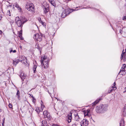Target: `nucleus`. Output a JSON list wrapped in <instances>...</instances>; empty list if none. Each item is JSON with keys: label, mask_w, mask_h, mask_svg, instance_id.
<instances>
[{"label": "nucleus", "mask_w": 126, "mask_h": 126, "mask_svg": "<svg viewBox=\"0 0 126 126\" xmlns=\"http://www.w3.org/2000/svg\"><path fill=\"white\" fill-rule=\"evenodd\" d=\"M80 7H77L75 9H70L68 8H66L65 9L63 7V9L64 10V11H63L61 14V16L62 18L65 17L67 15H68L70 13H71L74 11H77L79 9Z\"/></svg>", "instance_id": "f257e3e1"}, {"label": "nucleus", "mask_w": 126, "mask_h": 126, "mask_svg": "<svg viewBox=\"0 0 126 126\" xmlns=\"http://www.w3.org/2000/svg\"><path fill=\"white\" fill-rule=\"evenodd\" d=\"M108 106L106 104H100L96 108V112L98 113H102L107 110Z\"/></svg>", "instance_id": "f03ea898"}, {"label": "nucleus", "mask_w": 126, "mask_h": 126, "mask_svg": "<svg viewBox=\"0 0 126 126\" xmlns=\"http://www.w3.org/2000/svg\"><path fill=\"white\" fill-rule=\"evenodd\" d=\"M25 8L31 12L33 13L34 12V6L32 3H27L26 4L25 7Z\"/></svg>", "instance_id": "7ed1b4c3"}, {"label": "nucleus", "mask_w": 126, "mask_h": 126, "mask_svg": "<svg viewBox=\"0 0 126 126\" xmlns=\"http://www.w3.org/2000/svg\"><path fill=\"white\" fill-rule=\"evenodd\" d=\"M20 61H21L22 63H23L24 64L26 65L27 63L28 64V63L27 62L26 58H25V59H24L23 60H19L18 59H15L13 60V63L15 65H16Z\"/></svg>", "instance_id": "20e7f679"}, {"label": "nucleus", "mask_w": 126, "mask_h": 126, "mask_svg": "<svg viewBox=\"0 0 126 126\" xmlns=\"http://www.w3.org/2000/svg\"><path fill=\"white\" fill-rule=\"evenodd\" d=\"M35 41L37 43L41 42L42 40V36L38 33L35 34L33 36Z\"/></svg>", "instance_id": "39448f33"}, {"label": "nucleus", "mask_w": 126, "mask_h": 126, "mask_svg": "<svg viewBox=\"0 0 126 126\" xmlns=\"http://www.w3.org/2000/svg\"><path fill=\"white\" fill-rule=\"evenodd\" d=\"M16 23L18 27H22L23 24V22H22L21 21L18 16L16 17L15 19Z\"/></svg>", "instance_id": "423d86ee"}, {"label": "nucleus", "mask_w": 126, "mask_h": 126, "mask_svg": "<svg viewBox=\"0 0 126 126\" xmlns=\"http://www.w3.org/2000/svg\"><path fill=\"white\" fill-rule=\"evenodd\" d=\"M44 117L45 118H47L48 120H50L52 118V117L50 113L47 110H45L43 112Z\"/></svg>", "instance_id": "0eeeda50"}, {"label": "nucleus", "mask_w": 126, "mask_h": 126, "mask_svg": "<svg viewBox=\"0 0 126 126\" xmlns=\"http://www.w3.org/2000/svg\"><path fill=\"white\" fill-rule=\"evenodd\" d=\"M123 66H122L120 70L118 73V74H120L122 75H125L126 73V66L125 64H123Z\"/></svg>", "instance_id": "6e6552de"}, {"label": "nucleus", "mask_w": 126, "mask_h": 126, "mask_svg": "<svg viewBox=\"0 0 126 126\" xmlns=\"http://www.w3.org/2000/svg\"><path fill=\"white\" fill-rule=\"evenodd\" d=\"M80 123L81 126H87L89 124L88 121L86 119H84Z\"/></svg>", "instance_id": "1a4fd4ad"}, {"label": "nucleus", "mask_w": 126, "mask_h": 126, "mask_svg": "<svg viewBox=\"0 0 126 126\" xmlns=\"http://www.w3.org/2000/svg\"><path fill=\"white\" fill-rule=\"evenodd\" d=\"M41 63H42L43 62H48L49 63V59L47 58V56H44L43 57L41 58Z\"/></svg>", "instance_id": "9d476101"}, {"label": "nucleus", "mask_w": 126, "mask_h": 126, "mask_svg": "<svg viewBox=\"0 0 126 126\" xmlns=\"http://www.w3.org/2000/svg\"><path fill=\"white\" fill-rule=\"evenodd\" d=\"M49 63L48 62H43L42 63H41V65L42 68L46 69L48 66Z\"/></svg>", "instance_id": "9b49d317"}, {"label": "nucleus", "mask_w": 126, "mask_h": 126, "mask_svg": "<svg viewBox=\"0 0 126 126\" xmlns=\"http://www.w3.org/2000/svg\"><path fill=\"white\" fill-rule=\"evenodd\" d=\"M90 110L89 109L83 111L85 116H87L89 117V113H90Z\"/></svg>", "instance_id": "f8f14e48"}, {"label": "nucleus", "mask_w": 126, "mask_h": 126, "mask_svg": "<svg viewBox=\"0 0 126 126\" xmlns=\"http://www.w3.org/2000/svg\"><path fill=\"white\" fill-rule=\"evenodd\" d=\"M68 118V123L70 122L71 121L72 118V113L71 112L69 113L67 116Z\"/></svg>", "instance_id": "ddd939ff"}, {"label": "nucleus", "mask_w": 126, "mask_h": 126, "mask_svg": "<svg viewBox=\"0 0 126 126\" xmlns=\"http://www.w3.org/2000/svg\"><path fill=\"white\" fill-rule=\"evenodd\" d=\"M124 28H122V30L120 29L119 32L120 33L122 34V35L123 37H126V33L123 31L124 30Z\"/></svg>", "instance_id": "4468645a"}, {"label": "nucleus", "mask_w": 126, "mask_h": 126, "mask_svg": "<svg viewBox=\"0 0 126 126\" xmlns=\"http://www.w3.org/2000/svg\"><path fill=\"white\" fill-rule=\"evenodd\" d=\"M125 52H124V50H123L122 51V53L121 55L120 59L122 60L123 59V57L125 58L126 57V49H125Z\"/></svg>", "instance_id": "2eb2a0df"}, {"label": "nucleus", "mask_w": 126, "mask_h": 126, "mask_svg": "<svg viewBox=\"0 0 126 126\" xmlns=\"http://www.w3.org/2000/svg\"><path fill=\"white\" fill-rule=\"evenodd\" d=\"M101 99H102L100 98H99L97 99L94 103L92 104V106L93 107L95 106V105L98 103Z\"/></svg>", "instance_id": "dca6fc26"}, {"label": "nucleus", "mask_w": 126, "mask_h": 126, "mask_svg": "<svg viewBox=\"0 0 126 126\" xmlns=\"http://www.w3.org/2000/svg\"><path fill=\"white\" fill-rule=\"evenodd\" d=\"M75 116V120L76 121H79L80 120V118L79 117V116L78 114L77 113L76 114H74Z\"/></svg>", "instance_id": "f3484780"}, {"label": "nucleus", "mask_w": 126, "mask_h": 126, "mask_svg": "<svg viewBox=\"0 0 126 126\" xmlns=\"http://www.w3.org/2000/svg\"><path fill=\"white\" fill-rule=\"evenodd\" d=\"M122 115L126 117V104L125 105V107L124 108L122 113Z\"/></svg>", "instance_id": "a211bd4d"}, {"label": "nucleus", "mask_w": 126, "mask_h": 126, "mask_svg": "<svg viewBox=\"0 0 126 126\" xmlns=\"http://www.w3.org/2000/svg\"><path fill=\"white\" fill-rule=\"evenodd\" d=\"M43 9L44 10V13L45 14L47 13L49 11V8L48 7H43Z\"/></svg>", "instance_id": "6ab92c4d"}, {"label": "nucleus", "mask_w": 126, "mask_h": 126, "mask_svg": "<svg viewBox=\"0 0 126 126\" xmlns=\"http://www.w3.org/2000/svg\"><path fill=\"white\" fill-rule=\"evenodd\" d=\"M20 77L21 79L23 80L26 77V75L23 73H21L20 75Z\"/></svg>", "instance_id": "aec40b11"}, {"label": "nucleus", "mask_w": 126, "mask_h": 126, "mask_svg": "<svg viewBox=\"0 0 126 126\" xmlns=\"http://www.w3.org/2000/svg\"><path fill=\"white\" fill-rule=\"evenodd\" d=\"M120 126H125L124 121L123 118H122L120 121Z\"/></svg>", "instance_id": "412c9836"}, {"label": "nucleus", "mask_w": 126, "mask_h": 126, "mask_svg": "<svg viewBox=\"0 0 126 126\" xmlns=\"http://www.w3.org/2000/svg\"><path fill=\"white\" fill-rule=\"evenodd\" d=\"M13 6H15L17 8L18 10L21 11L22 10V9L19 6L17 2L14 3L13 4Z\"/></svg>", "instance_id": "4be33fe9"}, {"label": "nucleus", "mask_w": 126, "mask_h": 126, "mask_svg": "<svg viewBox=\"0 0 126 126\" xmlns=\"http://www.w3.org/2000/svg\"><path fill=\"white\" fill-rule=\"evenodd\" d=\"M42 126H48V125L47 124V122L44 120L42 122Z\"/></svg>", "instance_id": "5701e85b"}, {"label": "nucleus", "mask_w": 126, "mask_h": 126, "mask_svg": "<svg viewBox=\"0 0 126 126\" xmlns=\"http://www.w3.org/2000/svg\"><path fill=\"white\" fill-rule=\"evenodd\" d=\"M117 89L116 87H114L112 86L110 88V89L108 91V93H110L112 92V91L113 90H115Z\"/></svg>", "instance_id": "b1692460"}, {"label": "nucleus", "mask_w": 126, "mask_h": 126, "mask_svg": "<svg viewBox=\"0 0 126 126\" xmlns=\"http://www.w3.org/2000/svg\"><path fill=\"white\" fill-rule=\"evenodd\" d=\"M42 103H41V108L40 109V111H42L43 110V109L45 107L44 105L43 104V103L42 102V101H41Z\"/></svg>", "instance_id": "393cba45"}, {"label": "nucleus", "mask_w": 126, "mask_h": 126, "mask_svg": "<svg viewBox=\"0 0 126 126\" xmlns=\"http://www.w3.org/2000/svg\"><path fill=\"white\" fill-rule=\"evenodd\" d=\"M21 20L22 21L23 23H24L27 21V20L24 16H22V17Z\"/></svg>", "instance_id": "a878e982"}, {"label": "nucleus", "mask_w": 126, "mask_h": 126, "mask_svg": "<svg viewBox=\"0 0 126 126\" xmlns=\"http://www.w3.org/2000/svg\"><path fill=\"white\" fill-rule=\"evenodd\" d=\"M35 74L37 75L38 77H39L40 76L42 75V74L41 72H37L36 71V73H35Z\"/></svg>", "instance_id": "bb28decb"}, {"label": "nucleus", "mask_w": 126, "mask_h": 126, "mask_svg": "<svg viewBox=\"0 0 126 126\" xmlns=\"http://www.w3.org/2000/svg\"><path fill=\"white\" fill-rule=\"evenodd\" d=\"M37 67V65H34L33 67V72L34 73H36V69Z\"/></svg>", "instance_id": "cd10ccee"}, {"label": "nucleus", "mask_w": 126, "mask_h": 126, "mask_svg": "<svg viewBox=\"0 0 126 126\" xmlns=\"http://www.w3.org/2000/svg\"><path fill=\"white\" fill-rule=\"evenodd\" d=\"M35 47L38 49L39 51H40V52H41V47H39L38 46V44H36V45H35Z\"/></svg>", "instance_id": "c85d7f7f"}, {"label": "nucleus", "mask_w": 126, "mask_h": 126, "mask_svg": "<svg viewBox=\"0 0 126 126\" xmlns=\"http://www.w3.org/2000/svg\"><path fill=\"white\" fill-rule=\"evenodd\" d=\"M35 110L38 113H39L40 111H40V109H39L38 107L36 108V109Z\"/></svg>", "instance_id": "c756f323"}, {"label": "nucleus", "mask_w": 126, "mask_h": 126, "mask_svg": "<svg viewBox=\"0 0 126 126\" xmlns=\"http://www.w3.org/2000/svg\"><path fill=\"white\" fill-rule=\"evenodd\" d=\"M12 49H11L10 51V53H11L12 52H13V53H16V50H14L13 51V50L12 49Z\"/></svg>", "instance_id": "7c9ffc66"}, {"label": "nucleus", "mask_w": 126, "mask_h": 126, "mask_svg": "<svg viewBox=\"0 0 126 126\" xmlns=\"http://www.w3.org/2000/svg\"><path fill=\"white\" fill-rule=\"evenodd\" d=\"M51 4L54 6L55 7L56 6V4L55 3V2L54 0L52 1V3H51Z\"/></svg>", "instance_id": "2f4dec72"}, {"label": "nucleus", "mask_w": 126, "mask_h": 126, "mask_svg": "<svg viewBox=\"0 0 126 126\" xmlns=\"http://www.w3.org/2000/svg\"><path fill=\"white\" fill-rule=\"evenodd\" d=\"M16 95H17L18 97H20V92L19 90H17Z\"/></svg>", "instance_id": "473e14b6"}, {"label": "nucleus", "mask_w": 126, "mask_h": 126, "mask_svg": "<svg viewBox=\"0 0 126 126\" xmlns=\"http://www.w3.org/2000/svg\"><path fill=\"white\" fill-rule=\"evenodd\" d=\"M7 14L8 15H9V16H11V14L10 13V11L9 10H8L7 12Z\"/></svg>", "instance_id": "72a5a7b5"}, {"label": "nucleus", "mask_w": 126, "mask_h": 126, "mask_svg": "<svg viewBox=\"0 0 126 126\" xmlns=\"http://www.w3.org/2000/svg\"><path fill=\"white\" fill-rule=\"evenodd\" d=\"M22 30H21L19 32V37H20V36H21V35L22 34Z\"/></svg>", "instance_id": "f704fd0d"}, {"label": "nucleus", "mask_w": 126, "mask_h": 126, "mask_svg": "<svg viewBox=\"0 0 126 126\" xmlns=\"http://www.w3.org/2000/svg\"><path fill=\"white\" fill-rule=\"evenodd\" d=\"M32 98L33 99L32 100V101L33 103H35L36 101L34 97H33Z\"/></svg>", "instance_id": "c9c22d12"}, {"label": "nucleus", "mask_w": 126, "mask_h": 126, "mask_svg": "<svg viewBox=\"0 0 126 126\" xmlns=\"http://www.w3.org/2000/svg\"><path fill=\"white\" fill-rule=\"evenodd\" d=\"M9 106L10 108H11L12 107V104H9Z\"/></svg>", "instance_id": "e433bc0d"}, {"label": "nucleus", "mask_w": 126, "mask_h": 126, "mask_svg": "<svg viewBox=\"0 0 126 126\" xmlns=\"http://www.w3.org/2000/svg\"><path fill=\"white\" fill-rule=\"evenodd\" d=\"M126 19V16H124L123 18V19L124 20Z\"/></svg>", "instance_id": "4c0bfd02"}, {"label": "nucleus", "mask_w": 126, "mask_h": 126, "mask_svg": "<svg viewBox=\"0 0 126 126\" xmlns=\"http://www.w3.org/2000/svg\"><path fill=\"white\" fill-rule=\"evenodd\" d=\"M71 126H77V125L75 123H73L72 124Z\"/></svg>", "instance_id": "58836bf2"}, {"label": "nucleus", "mask_w": 126, "mask_h": 126, "mask_svg": "<svg viewBox=\"0 0 126 126\" xmlns=\"http://www.w3.org/2000/svg\"><path fill=\"white\" fill-rule=\"evenodd\" d=\"M41 22L42 24V25H45V23H44V22H43L42 21H41Z\"/></svg>", "instance_id": "ea45409f"}, {"label": "nucleus", "mask_w": 126, "mask_h": 126, "mask_svg": "<svg viewBox=\"0 0 126 126\" xmlns=\"http://www.w3.org/2000/svg\"><path fill=\"white\" fill-rule=\"evenodd\" d=\"M54 0H49L48 1L50 3H52V1H53Z\"/></svg>", "instance_id": "a19ab883"}, {"label": "nucleus", "mask_w": 126, "mask_h": 126, "mask_svg": "<svg viewBox=\"0 0 126 126\" xmlns=\"http://www.w3.org/2000/svg\"><path fill=\"white\" fill-rule=\"evenodd\" d=\"M2 15H0V20H1V18L2 17Z\"/></svg>", "instance_id": "79ce46f5"}, {"label": "nucleus", "mask_w": 126, "mask_h": 126, "mask_svg": "<svg viewBox=\"0 0 126 126\" xmlns=\"http://www.w3.org/2000/svg\"><path fill=\"white\" fill-rule=\"evenodd\" d=\"M113 86H113L114 87H115V85H116V83H115V82H114V83H113Z\"/></svg>", "instance_id": "37998d69"}, {"label": "nucleus", "mask_w": 126, "mask_h": 126, "mask_svg": "<svg viewBox=\"0 0 126 126\" xmlns=\"http://www.w3.org/2000/svg\"><path fill=\"white\" fill-rule=\"evenodd\" d=\"M124 90L125 91L123 92V93H124L125 92H126V87L124 88Z\"/></svg>", "instance_id": "c03bdc74"}, {"label": "nucleus", "mask_w": 126, "mask_h": 126, "mask_svg": "<svg viewBox=\"0 0 126 126\" xmlns=\"http://www.w3.org/2000/svg\"><path fill=\"white\" fill-rule=\"evenodd\" d=\"M38 20H39V21L40 20H41V18H39V19H38Z\"/></svg>", "instance_id": "a18cd8bd"}, {"label": "nucleus", "mask_w": 126, "mask_h": 126, "mask_svg": "<svg viewBox=\"0 0 126 126\" xmlns=\"http://www.w3.org/2000/svg\"><path fill=\"white\" fill-rule=\"evenodd\" d=\"M19 47L20 48H22V47L21 46H19Z\"/></svg>", "instance_id": "49530a36"}, {"label": "nucleus", "mask_w": 126, "mask_h": 126, "mask_svg": "<svg viewBox=\"0 0 126 126\" xmlns=\"http://www.w3.org/2000/svg\"><path fill=\"white\" fill-rule=\"evenodd\" d=\"M1 31L0 30V34H1Z\"/></svg>", "instance_id": "de8ad7c7"}, {"label": "nucleus", "mask_w": 126, "mask_h": 126, "mask_svg": "<svg viewBox=\"0 0 126 126\" xmlns=\"http://www.w3.org/2000/svg\"><path fill=\"white\" fill-rule=\"evenodd\" d=\"M92 9H96L95 8H92Z\"/></svg>", "instance_id": "09e8293b"}, {"label": "nucleus", "mask_w": 126, "mask_h": 126, "mask_svg": "<svg viewBox=\"0 0 126 126\" xmlns=\"http://www.w3.org/2000/svg\"><path fill=\"white\" fill-rule=\"evenodd\" d=\"M87 8V7H84V8H83H83L86 9V8Z\"/></svg>", "instance_id": "8fccbe9b"}, {"label": "nucleus", "mask_w": 126, "mask_h": 126, "mask_svg": "<svg viewBox=\"0 0 126 126\" xmlns=\"http://www.w3.org/2000/svg\"><path fill=\"white\" fill-rule=\"evenodd\" d=\"M1 110L0 109V113L1 112Z\"/></svg>", "instance_id": "3c124183"}, {"label": "nucleus", "mask_w": 126, "mask_h": 126, "mask_svg": "<svg viewBox=\"0 0 126 126\" xmlns=\"http://www.w3.org/2000/svg\"><path fill=\"white\" fill-rule=\"evenodd\" d=\"M55 98H56V99H57L58 101L59 100L57 98H56V97H55Z\"/></svg>", "instance_id": "603ef678"}, {"label": "nucleus", "mask_w": 126, "mask_h": 126, "mask_svg": "<svg viewBox=\"0 0 126 126\" xmlns=\"http://www.w3.org/2000/svg\"><path fill=\"white\" fill-rule=\"evenodd\" d=\"M91 118L92 120H93V119H92V117H91Z\"/></svg>", "instance_id": "864d4df0"}, {"label": "nucleus", "mask_w": 126, "mask_h": 126, "mask_svg": "<svg viewBox=\"0 0 126 126\" xmlns=\"http://www.w3.org/2000/svg\"><path fill=\"white\" fill-rule=\"evenodd\" d=\"M19 97H18V98H19Z\"/></svg>", "instance_id": "5fc2aeb1"}, {"label": "nucleus", "mask_w": 126, "mask_h": 126, "mask_svg": "<svg viewBox=\"0 0 126 126\" xmlns=\"http://www.w3.org/2000/svg\"><path fill=\"white\" fill-rule=\"evenodd\" d=\"M48 93H49V94H50L49 93V92H48Z\"/></svg>", "instance_id": "6e6d98bb"}, {"label": "nucleus", "mask_w": 126, "mask_h": 126, "mask_svg": "<svg viewBox=\"0 0 126 126\" xmlns=\"http://www.w3.org/2000/svg\"><path fill=\"white\" fill-rule=\"evenodd\" d=\"M2 125H3V123H2Z\"/></svg>", "instance_id": "4d7b16f0"}, {"label": "nucleus", "mask_w": 126, "mask_h": 126, "mask_svg": "<svg viewBox=\"0 0 126 126\" xmlns=\"http://www.w3.org/2000/svg\"><path fill=\"white\" fill-rule=\"evenodd\" d=\"M48 0V1L49 0Z\"/></svg>", "instance_id": "13d9d810"}]
</instances>
